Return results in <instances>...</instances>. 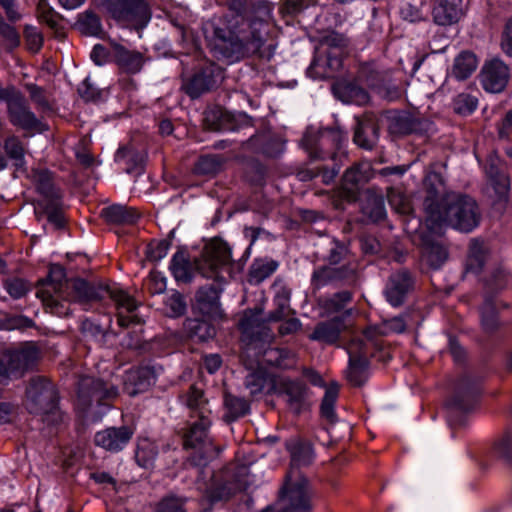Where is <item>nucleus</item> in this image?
I'll use <instances>...</instances> for the list:
<instances>
[{
	"mask_svg": "<svg viewBox=\"0 0 512 512\" xmlns=\"http://www.w3.org/2000/svg\"><path fill=\"white\" fill-rule=\"evenodd\" d=\"M495 162L494 158H490L485 166V171L495 194L499 200H502L506 199L510 184L507 175L499 170Z\"/></svg>",
	"mask_w": 512,
	"mask_h": 512,
	"instance_id": "29",
	"label": "nucleus"
},
{
	"mask_svg": "<svg viewBox=\"0 0 512 512\" xmlns=\"http://www.w3.org/2000/svg\"><path fill=\"white\" fill-rule=\"evenodd\" d=\"M82 33L97 36L102 31L100 18L92 11H85L79 15L77 22Z\"/></svg>",
	"mask_w": 512,
	"mask_h": 512,
	"instance_id": "40",
	"label": "nucleus"
},
{
	"mask_svg": "<svg viewBox=\"0 0 512 512\" xmlns=\"http://www.w3.org/2000/svg\"><path fill=\"white\" fill-rule=\"evenodd\" d=\"M154 382L155 375L149 367L130 369L124 379V391L130 396H135L148 390Z\"/></svg>",
	"mask_w": 512,
	"mask_h": 512,
	"instance_id": "21",
	"label": "nucleus"
},
{
	"mask_svg": "<svg viewBox=\"0 0 512 512\" xmlns=\"http://www.w3.org/2000/svg\"><path fill=\"white\" fill-rule=\"evenodd\" d=\"M223 165V159L218 155H205L198 159L194 171L198 175L212 176L218 173Z\"/></svg>",
	"mask_w": 512,
	"mask_h": 512,
	"instance_id": "39",
	"label": "nucleus"
},
{
	"mask_svg": "<svg viewBox=\"0 0 512 512\" xmlns=\"http://www.w3.org/2000/svg\"><path fill=\"white\" fill-rule=\"evenodd\" d=\"M482 325L486 330H493L498 325L496 313V304L491 299H487L481 309Z\"/></svg>",
	"mask_w": 512,
	"mask_h": 512,
	"instance_id": "51",
	"label": "nucleus"
},
{
	"mask_svg": "<svg viewBox=\"0 0 512 512\" xmlns=\"http://www.w3.org/2000/svg\"><path fill=\"white\" fill-rule=\"evenodd\" d=\"M364 212L373 221H380L386 215L384 201L382 198L375 197L370 204L364 207Z\"/></svg>",
	"mask_w": 512,
	"mask_h": 512,
	"instance_id": "56",
	"label": "nucleus"
},
{
	"mask_svg": "<svg viewBox=\"0 0 512 512\" xmlns=\"http://www.w3.org/2000/svg\"><path fill=\"white\" fill-rule=\"evenodd\" d=\"M156 512H186L184 500L175 496L165 497L158 503Z\"/></svg>",
	"mask_w": 512,
	"mask_h": 512,
	"instance_id": "54",
	"label": "nucleus"
},
{
	"mask_svg": "<svg viewBox=\"0 0 512 512\" xmlns=\"http://www.w3.org/2000/svg\"><path fill=\"white\" fill-rule=\"evenodd\" d=\"M264 362L281 369H290L296 366V355L286 348H269L264 352Z\"/></svg>",
	"mask_w": 512,
	"mask_h": 512,
	"instance_id": "31",
	"label": "nucleus"
},
{
	"mask_svg": "<svg viewBox=\"0 0 512 512\" xmlns=\"http://www.w3.org/2000/svg\"><path fill=\"white\" fill-rule=\"evenodd\" d=\"M5 358L8 360L13 376L20 377L35 366L40 358V352L34 344L25 343L19 348L8 351Z\"/></svg>",
	"mask_w": 512,
	"mask_h": 512,
	"instance_id": "13",
	"label": "nucleus"
},
{
	"mask_svg": "<svg viewBox=\"0 0 512 512\" xmlns=\"http://www.w3.org/2000/svg\"><path fill=\"white\" fill-rule=\"evenodd\" d=\"M7 157L13 161V165L19 169L24 168L25 161V147L17 136H9L5 139L3 145Z\"/></svg>",
	"mask_w": 512,
	"mask_h": 512,
	"instance_id": "38",
	"label": "nucleus"
},
{
	"mask_svg": "<svg viewBox=\"0 0 512 512\" xmlns=\"http://www.w3.org/2000/svg\"><path fill=\"white\" fill-rule=\"evenodd\" d=\"M423 255L427 263L433 268H439L447 259V251L439 243L426 244Z\"/></svg>",
	"mask_w": 512,
	"mask_h": 512,
	"instance_id": "44",
	"label": "nucleus"
},
{
	"mask_svg": "<svg viewBox=\"0 0 512 512\" xmlns=\"http://www.w3.org/2000/svg\"><path fill=\"white\" fill-rule=\"evenodd\" d=\"M10 122L24 130L38 129L40 122L29 109L23 96L17 91L7 102Z\"/></svg>",
	"mask_w": 512,
	"mask_h": 512,
	"instance_id": "14",
	"label": "nucleus"
},
{
	"mask_svg": "<svg viewBox=\"0 0 512 512\" xmlns=\"http://www.w3.org/2000/svg\"><path fill=\"white\" fill-rule=\"evenodd\" d=\"M100 4L125 26L142 29L150 21V10L145 0H100Z\"/></svg>",
	"mask_w": 512,
	"mask_h": 512,
	"instance_id": "8",
	"label": "nucleus"
},
{
	"mask_svg": "<svg viewBox=\"0 0 512 512\" xmlns=\"http://www.w3.org/2000/svg\"><path fill=\"white\" fill-rule=\"evenodd\" d=\"M371 177V166L367 162L359 163L347 169L343 175L342 188L345 197L351 201L356 199L359 187Z\"/></svg>",
	"mask_w": 512,
	"mask_h": 512,
	"instance_id": "18",
	"label": "nucleus"
},
{
	"mask_svg": "<svg viewBox=\"0 0 512 512\" xmlns=\"http://www.w3.org/2000/svg\"><path fill=\"white\" fill-rule=\"evenodd\" d=\"M221 288L210 285L202 287L196 294V309L208 320L222 319L224 316L219 298Z\"/></svg>",
	"mask_w": 512,
	"mask_h": 512,
	"instance_id": "15",
	"label": "nucleus"
},
{
	"mask_svg": "<svg viewBox=\"0 0 512 512\" xmlns=\"http://www.w3.org/2000/svg\"><path fill=\"white\" fill-rule=\"evenodd\" d=\"M510 79L508 65L499 58L487 61L481 70L480 81L483 88L491 93L503 91Z\"/></svg>",
	"mask_w": 512,
	"mask_h": 512,
	"instance_id": "11",
	"label": "nucleus"
},
{
	"mask_svg": "<svg viewBox=\"0 0 512 512\" xmlns=\"http://www.w3.org/2000/svg\"><path fill=\"white\" fill-rule=\"evenodd\" d=\"M26 406L30 413L49 414L57 406V393L53 384L44 378L32 379L26 392Z\"/></svg>",
	"mask_w": 512,
	"mask_h": 512,
	"instance_id": "10",
	"label": "nucleus"
},
{
	"mask_svg": "<svg viewBox=\"0 0 512 512\" xmlns=\"http://www.w3.org/2000/svg\"><path fill=\"white\" fill-rule=\"evenodd\" d=\"M170 269L177 280L186 282L191 278V265L183 252L174 254Z\"/></svg>",
	"mask_w": 512,
	"mask_h": 512,
	"instance_id": "41",
	"label": "nucleus"
},
{
	"mask_svg": "<svg viewBox=\"0 0 512 512\" xmlns=\"http://www.w3.org/2000/svg\"><path fill=\"white\" fill-rule=\"evenodd\" d=\"M66 288L72 290V300L80 303H88L110 298L116 305L118 324L127 327L132 323L138 322L137 315L134 314L137 309L136 300L125 291L108 286H93L88 282L77 279L71 283L65 282Z\"/></svg>",
	"mask_w": 512,
	"mask_h": 512,
	"instance_id": "4",
	"label": "nucleus"
},
{
	"mask_svg": "<svg viewBox=\"0 0 512 512\" xmlns=\"http://www.w3.org/2000/svg\"><path fill=\"white\" fill-rule=\"evenodd\" d=\"M165 308L170 317H179L186 311V302L180 293L174 292L165 299Z\"/></svg>",
	"mask_w": 512,
	"mask_h": 512,
	"instance_id": "49",
	"label": "nucleus"
},
{
	"mask_svg": "<svg viewBox=\"0 0 512 512\" xmlns=\"http://www.w3.org/2000/svg\"><path fill=\"white\" fill-rule=\"evenodd\" d=\"M272 5L267 1H258L253 5L252 17L246 28L239 31L236 38L227 35L223 29L213 31V48L224 58L239 60L246 53H257L265 42L268 27L272 20Z\"/></svg>",
	"mask_w": 512,
	"mask_h": 512,
	"instance_id": "2",
	"label": "nucleus"
},
{
	"mask_svg": "<svg viewBox=\"0 0 512 512\" xmlns=\"http://www.w3.org/2000/svg\"><path fill=\"white\" fill-rule=\"evenodd\" d=\"M221 77V69L211 63L185 81L183 89L191 98H197L211 90Z\"/></svg>",
	"mask_w": 512,
	"mask_h": 512,
	"instance_id": "12",
	"label": "nucleus"
},
{
	"mask_svg": "<svg viewBox=\"0 0 512 512\" xmlns=\"http://www.w3.org/2000/svg\"><path fill=\"white\" fill-rule=\"evenodd\" d=\"M347 352L349 354V360L352 361L358 359H367V348L366 344L361 339H353L347 345Z\"/></svg>",
	"mask_w": 512,
	"mask_h": 512,
	"instance_id": "59",
	"label": "nucleus"
},
{
	"mask_svg": "<svg viewBox=\"0 0 512 512\" xmlns=\"http://www.w3.org/2000/svg\"><path fill=\"white\" fill-rule=\"evenodd\" d=\"M354 273V268L349 270L333 266H323L316 269L312 275V283L319 288L336 279H343Z\"/></svg>",
	"mask_w": 512,
	"mask_h": 512,
	"instance_id": "34",
	"label": "nucleus"
},
{
	"mask_svg": "<svg viewBox=\"0 0 512 512\" xmlns=\"http://www.w3.org/2000/svg\"><path fill=\"white\" fill-rule=\"evenodd\" d=\"M134 431L127 427H110L95 434L94 442L97 446L110 451H121L131 440Z\"/></svg>",
	"mask_w": 512,
	"mask_h": 512,
	"instance_id": "16",
	"label": "nucleus"
},
{
	"mask_svg": "<svg viewBox=\"0 0 512 512\" xmlns=\"http://www.w3.org/2000/svg\"><path fill=\"white\" fill-rule=\"evenodd\" d=\"M224 403L232 419L242 417L249 412V403L244 398L226 394Z\"/></svg>",
	"mask_w": 512,
	"mask_h": 512,
	"instance_id": "46",
	"label": "nucleus"
},
{
	"mask_svg": "<svg viewBox=\"0 0 512 512\" xmlns=\"http://www.w3.org/2000/svg\"><path fill=\"white\" fill-rule=\"evenodd\" d=\"M278 263L271 259L255 260L249 270L248 281L251 284H259L270 277L277 269Z\"/></svg>",
	"mask_w": 512,
	"mask_h": 512,
	"instance_id": "35",
	"label": "nucleus"
},
{
	"mask_svg": "<svg viewBox=\"0 0 512 512\" xmlns=\"http://www.w3.org/2000/svg\"><path fill=\"white\" fill-rule=\"evenodd\" d=\"M146 286L151 294H160L166 289V280L157 273H151L146 281Z\"/></svg>",
	"mask_w": 512,
	"mask_h": 512,
	"instance_id": "61",
	"label": "nucleus"
},
{
	"mask_svg": "<svg viewBox=\"0 0 512 512\" xmlns=\"http://www.w3.org/2000/svg\"><path fill=\"white\" fill-rule=\"evenodd\" d=\"M388 201L391 207L399 214L406 215L411 211V205L408 198L401 192L389 191Z\"/></svg>",
	"mask_w": 512,
	"mask_h": 512,
	"instance_id": "53",
	"label": "nucleus"
},
{
	"mask_svg": "<svg viewBox=\"0 0 512 512\" xmlns=\"http://www.w3.org/2000/svg\"><path fill=\"white\" fill-rule=\"evenodd\" d=\"M379 138V127L373 118L358 122L354 133V142L361 148L372 149Z\"/></svg>",
	"mask_w": 512,
	"mask_h": 512,
	"instance_id": "26",
	"label": "nucleus"
},
{
	"mask_svg": "<svg viewBox=\"0 0 512 512\" xmlns=\"http://www.w3.org/2000/svg\"><path fill=\"white\" fill-rule=\"evenodd\" d=\"M34 212L39 221L43 218H47V221L56 229H61L65 226V217L62 211L60 199L52 201H36L34 204Z\"/></svg>",
	"mask_w": 512,
	"mask_h": 512,
	"instance_id": "25",
	"label": "nucleus"
},
{
	"mask_svg": "<svg viewBox=\"0 0 512 512\" xmlns=\"http://www.w3.org/2000/svg\"><path fill=\"white\" fill-rule=\"evenodd\" d=\"M102 214L108 222L128 225L135 224L140 217L136 209L122 205L109 206Z\"/></svg>",
	"mask_w": 512,
	"mask_h": 512,
	"instance_id": "30",
	"label": "nucleus"
},
{
	"mask_svg": "<svg viewBox=\"0 0 512 512\" xmlns=\"http://www.w3.org/2000/svg\"><path fill=\"white\" fill-rule=\"evenodd\" d=\"M314 458L313 449L308 444H297L291 449V468L280 490L278 501L262 512H309L312 508L313 491L308 480L298 469L308 465Z\"/></svg>",
	"mask_w": 512,
	"mask_h": 512,
	"instance_id": "3",
	"label": "nucleus"
},
{
	"mask_svg": "<svg viewBox=\"0 0 512 512\" xmlns=\"http://www.w3.org/2000/svg\"><path fill=\"white\" fill-rule=\"evenodd\" d=\"M477 99L466 93L459 94L453 101L454 111L461 115L471 114L477 108Z\"/></svg>",
	"mask_w": 512,
	"mask_h": 512,
	"instance_id": "48",
	"label": "nucleus"
},
{
	"mask_svg": "<svg viewBox=\"0 0 512 512\" xmlns=\"http://www.w3.org/2000/svg\"><path fill=\"white\" fill-rule=\"evenodd\" d=\"M317 0H285L283 11L289 14H296L302 9L316 4Z\"/></svg>",
	"mask_w": 512,
	"mask_h": 512,
	"instance_id": "63",
	"label": "nucleus"
},
{
	"mask_svg": "<svg viewBox=\"0 0 512 512\" xmlns=\"http://www.w3.org/2000/svg\"><path fill=\"white\" fill-rule=\"evenodd\" d=\"M0 35L5 39L9 48L17 47L20 43L19 34L15 28L5 23L2 18H0Z\"/></svg>",
	"mask_w": 512,
	"mask_h": 512,
	"instance_id": "58",
	"label": "nucleus"
},
{
	"mask_svg": "<svg viewBox=\"0 0 512 512\" xmlns=\"http://www.w3.org/2000/svg\"><path fill=\"white\" fill-rule=\"evenodd\" d=\"M158 455L156 444L148 438L139 439L135 458L139 466L150 467Z\"/></svg>",
	"mask_w": 512,
	"mask_h": 512,
	"instance_id": "37",
	"label": "nucleus"
},
{
	"mask_svg": "<svg viewBox=\"0 0 512 512\" xmlns=\"http://www.w3.org/2000/svg\"><path fill=\"white\" fill-rule=\"evenodd\" d=\"M339 394V387L337 384L333 383L326 388L324 397L321 403V414L323 417L330 421H334L336 419V413L334 410V406Z\"/></svg>",
	"mask_w": 512,
	"mask_h": 512,
	"instance_id": "43",
	"label": "nucleus"
},
{
	"mask_svg": "<svg viewBox=\"0 0 512 512\" xmlns=\"http://www.w3.org/2000/svg\"><path fill=\"white\" fill-rule=\"evenodd\" d=\"M274 389L279 395L285 396L292 411L299 413L302 410L307 395V388L302 381L280 379L275 383Z\"/></svg>",
	"mask_w": 512,
	"mask_h": 512,
	"instance_id": "17",
	"label": "nucleus"
},
{
	"mask_svg": "<svg viewBox=\"0 0 512 512\" xmlns=\"http://www.w3.org/2000/svg\"><path fill=\"white\" fill-rule=\"evenodd\" d=\"M406 329V323L402 317H394L383 321L380 325L369 327L365 330L364 335L367 339L372 340L377 335H388L391 333H402Z\"/></svg>",
	"mask_w": 512,
	"mask_h": 512,
	"instance_id": "36",
	"label": "nucleus"
},
{
	"mask_svg": "<svg viewBox=\"0 0 512 512\" xmlns=\"http://www.w3.org/2000/svg\"><path fill=\"white\" fill-rule=\"evenodd\" d=\"M432 16L438 25H452L462 16L461 0H434Z\"/></svg>",
	"mask_w": 512,
	"mask_h": 512,
	"instance_id": "22",
	"label": "nucleus"
},
{
	"mask_svg": "<svg viewBox=\"0 0 512 512\" xmlns=\"http://www.w3.org/2000/svg\"><path fill=\"white\" fill-rule=\"evenodd\" d=\"M188 328L192 336L205 341L212 338L215 334V329L205 320H190Z\"/></svg>",
	"mask_w": 512,
	"mask_h": 512,
	"instance_id": "50",
	"label": "nucleus"
},
{
	"mask_svg": "<svg viewBox=\"0 0 512 512\" xmlns=\"http://www.w3.org/2000/svg\"><path fill=\"white\" fill-rule=\"evenodd\" d=\"M400 14L404 20L409 22H418L423 19V13L421 9L410 3H406L402 6Z\"/></svg>",
	"mask_w": 512,
	"mask_h": 512,
	"instance_id": "62",
	"label": "nucleus"
},
{
	"mask_svg": "<svg viewBox=\"0 0 512 512\" xmlns=\"http://www.w3.org/2000/svg\"><path fill=\"white\" fill-rule=\"evenodd\" d=\"M49 277L53 282H55V284L51 286L55 291L56 295L51 294L49 288L40 291L41 296L43 298V302L47 307L51 309V313L56 314L58 316L67 315L68 309L64 310L63 304L59 302V299L62 296L58 295V292H60V290L63 287L62 281L65 278L64 270L60 266H55L51 268Z\"/></svg>",
	"mask_w": 512,
	"mask_h": 512,
	"instance_id": "20",
	"label": "nucleus"
},
{
	"mask_svg": "<svg viewBox=\"0 0 512 512\" xmlns=\"http://www.w3.org/2000/svg\"><path fill=\"white\" fill-rule=\"evenodd\" d=\"M289 301L290 292L285 288L279 290L274 298L277 308L270 314L269 320L281 321L288 317L291 313Z\"/></svg>",
	"mask_w": 512,
	"mask_h": 512,
	"instance_id": "42",
	"label": "nucleus"
},
{
	"mask_svg": "<svg viewBox=\"0 0 512 512\" xmlns=\"http://www.w3.org/2000/svg\"><path fill=\"white\" fill-rule=\"evenodd\" d=\"M100 4L125 26L142 29L150 21V10L145 0H100Z\"/></svg>",
	"mask_w": 512,
	"mask_h": 512,
	"instance_id": "9",
	"label": "nucleus"
},
{
	"mask_svg": "<svg viewBox=\"0 0 512 512\" xmlns=\"http://www.w3.org/2000/svg\"><path fill=\"white\" fill-rule=\"evenodd\" d=\"M24 35L28 49L32 52L39 51L43 44L41 33L35 27L27 26Z\"/></svg>",
	"mask_w": 512,
	"mask_h": 512,
	"instance_id": "57",
	"label": "nucleus"
},
{
	"mask_svg": "<svg viewBox=\"0 0 512 512\" xmlns=\"http://www.w3.org/2000/svg\"><path fill=\"white\" fill-rule=\"evenodd\" d=\"M119 395L116 384L93 376H83L78 382L77 406L86 411L93 406H108Z\"/></svg>",
	"mask_w": 512,
	"mask_h": 512,
	"instance_id": "7",
	"label": "nucleus"
},
{
	"mask_svg": "<svg viewBox=\"0 0 512 512\" xmlns=\"http://www.w3.org/2000/svg\"><path fill=\"white\" fill-rule=\"evenodd\" d=\"M500 46L507 56L512 57V17L507 20L504 26Z\"/></svg>",
	"mask_w": 512,
	"mask_h": 512,
	"instance_id": "60",
	"label": "nucleus"
},
{
	"mask_svg": "<svg viewBox=\"0 0 512 512\" xmlns=\"http://www.w3.org/2000/svg\"><path fill=\"white\" fill-rule=\"evenodd\" d=\"M426 122L410 114H403L392 118L389 130L392 134L404 136L412 133H421Z\"/></svg>",
	"mask_w": 512,
	"mask_h": 512,
	"instance_id": "28",
	"label": "nucleus"
},
{
	"mask_svg": "<svg viewBox=\"0 0 512 512\" xmlns=\"http://www.w3.org/2000/svg\"><path fill=\"white\" fill-rule=\"evenodd\" d=\"M426 226L432 234L440 235L451 227L461 232H471L480 223V210L476 201L469 195L448 192L439 197L429 189L424 200Z\"/></svg>",
	"mask_w": 512,
	"mask_h": 512,
	"instance_id": "1",
	"label": "nucleus"
},
{
	"mask_svg": "<svg viewBox=\"0 0 512 512\" xmlns=\"http://www.w3.org/2000/svg\"><path fill=\"white\" fill-rule=\"evenodd\" d=\"M477 65L476 56L471 52L463 51L454 60L452 75L458 80L467 79L476 70Z\"/></svg>",
	"mask_w": 512,
	"mask_h": 512,
	"instance_id": "32",
	"label": "nucleus"
},
{
	"mask_svg": "<svg viewBox=\"0 0 512 512\" xmlns=\"http://www.w3.org/2000/svg\"><path fill=\"white\" fill-rule=\"evenodd\" d=\"M210 425L211 418L208 416V412L204 410L202 417H196L195 420L191 421L183 434V447L185 450H191L188 462L194 466H205L210 460L216 458L221 451L208 437Z\"/></svg>",
	"mask_w": 512,
	"mask_h": 512,
	"instance_id": "5",
	"label": "nucleus"
},
{
	"mask_svg": "<svg viewBox=\"0 0 512 512\" xmlns=\"http://www.w3.org/2000/svg\"><path fill=\"white\" fill-rule=\"evenodd\" d=\"M412 279L407 271L393 273L386 285L385 296L392 306H400L412 289Z\"/></svg>",
	"mask_w": 512,
	"mask_h": 512,
	"instance_id": "19",
	"label": "nucleus"
},
{
	"mask_svg": "<svg viewBox=\"0 0 512 512\" xmlns=\"http://www.w3.org/2000/svg\"><path fill=\"white\" fill-rule=\"evenodd\" d=\"M184 402L190 409V418L202 417V412L206 410L208 416H211V410L208 407V401L204 398L203 391L196 386H190L184 396Z\"/></svg>",
	"mask_w": 512,
	"mask_h": 512,
	"instance_id": "33",
	"label": "nucleus"
},
{
	"mask_svg": "<svg viewBox=\"0 0 512 512\" xmlns=\"http://www.w3.org/2000/svg\"><path fill=\"white\" fill-rule=\"evenodd\" d=\"M266 382L267 379L265 374L261 371H255L247 375L245 379V386L250 390V394L252 396H256L262 393Z\"/></svg>",
	"mask_w": 512,
	"mask_h": 512,
	"instance_id": "52",
	"label": "nucleus"
},
{
	"mask_svg": "<svg viewBox=\"0 0 512 512\" xmlns=\"http://www.w3.org/2000/svg\"><path fill=\"white\" fill-rule=\"evenodd\" d=\"M344 328L345 325L343 320L340 318H334L317 324L309 338L314 341L333 344L338 340L340 333Z\"/></svg>",
	"mask_w": 512,
	"mask_h": 512,
	"instance_id": "27",
	"label": "nucleus"
},
{
	"mask_svg": "<svg viewBox=\"0 0 512 512\" xmlns=\"http://www.w3.org/2000/svg\"><path fill=\"white\" fill-rule=\"evenodd\" d=\"M368 366V359L349 360L347 379L354 386H360L365 381V372Z\"/></svg>",
	"mask_w": 512,
	"mask_h": 512,
	"instance_id": "45",
	"label": "nucleus"
},
{
	"mask_svg": "<svg viewBox=\"0 0 512 512\" xmlns=\"http://www.w3.org/2000/svg\"><path fill=\"white\" fill-rule=\"evenodd\" d=\"M494 450L499 457L508 458L512 450V437L509 434L504 435L495 443Z\"/></svg>",
	"mask_w": 512,
	"mask_h": 512,
	"instance_id": "64",
	"label": "nucleus"
},
{
	"mask_svg": "<svg viewBox=\"0 0 512 512\" xmlns=\"http://www.w3.org/2000/svg\"><path fill=\"white\" fill-rule=\"evenodd\" d=\"M38 18L52 29H57L60 15L48 6L47 0H39L37 6Z\"/></svg>",
	"mask_w": 512,
	"mask_h": 512,
	"instance_id": "47",
	"label": "nucleus"
},
{
	"mask_svg": "<svg viewBox=\"0 0 512 512\" xmlns=\"http://www.w3.org/2000/svg\"><path fill=\"white\" fill-rule=\"evenodd\" d=\"M194 264L196 270L205 278L224 282L232 277L231 251L227 243L220 239L211 240Z\"/></svg>",
	"mask_w": 512,
	"mask_h": 512,
	"instance_id": "6",
	"label": "nucleus"
},
{
	"mask_svg": "<svg viewBox=\"0 0 512 512\" xmlns=\"http://www.w3.org/2000/svg\"><path fill=\"white\" fill-rule=\"evenodd\" d=\"M4 288L9 293V295L15 299L21 298L28 291L27 283L19 278L7 279L4 282Z\"/></svg>",
	"mask_w": 512,
	"mask_h": 512,
	"instance_id": "55",
	"label": "nucleus"
},
{
	"mask_svg": "<svg viewBox=\"0 0 512 512\" xmlns=\"http://www.w3.org/2000/svg\"><path fill=\"white\" fill-rule=\"evenodd\" d=\"M113 56L119 68L126 73H138L143 66V55L134 50H128L120 44H113Z\"/></svg>",
	"mask_w": 512,
	"mask_h": 512,
	"instance_id": "23",
	"label": "nucleus"
},
{
	"mask_svg": "<svg viewBox=\"0 0 512 512\" xmlns=\"http://www.w3.org/2000/svg\"><path fill=\"white\" fill-rule=\"evenodd\" d=\"M30 178L40 194V198L36 201H52L61 198L59 190L54 185L52 174L48 170L33 169Z\"/></svg>",
	"mask_w": 512,
	"mask_h": 512,
	"instance_id": "24",
	"label": "nucleus"
}]
</instances>
